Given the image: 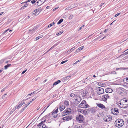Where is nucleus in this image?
I'll use <instances>...</instances> for the list:
<instances>
[{
  "label": "nucleus",
  "mask_w": 128,
  "mask_h": 128,
  "mask_svg": "<svg viewBox=\"0 0 128 128\" xmlns=\"http://www.w3.org/2000/svg\"><path fill=\"white\" fill-rule=\"evenodd\" d=\"M72 110L70 108L66 109L63 112L62 115L63 116H65L62 118V119L64 121H69L72 118V116L69 114L71 112Z\"/></svg>",
  "instance_id": "nucleus-1"
},
{
  "label": "nucleus",
  "mask_w": 128,
  "mask_h": 128,
  "mask_svg": "<svg viewBox=\"0 0 128 128\" xmlns=\"http://www.w3.org/2000/svg\"><path fill=\"white\" fill-rule=\"evenodd\" d=\"M118 106L122 108H126L128 106V100L125 98L121 100L119 102Z\"/></svg>",
  "instance_id": "nucleus-2"
},
{
  "label": "nucleus",
  "mask_w": 128,
  "mask_h": 128,
  "mask_svg": "<svg viewBox=\"0 0 128 128\" xmlns=\"http://www.w3.org/2000/svg\"><path fill=\"white\" fill-rule=\"evenodd\" d=\"M115 124L116 126L120 128L124 124V122L121 119L116 120L115 122Z\"/></svg>",
  "instance_id": "nucleus-3"
},
{
  "label": "nucleus",
  "mask_w": 128,
  "mask_h": 128,
  "mask_svg": "<svg viewBox=\"0 0 128 128\" xmlns=\"http://www.w3.org/2000/svg\"><path fill=\"white\" fill-rule=\"evenodd\" d=\"M82 108H85L89 107V106L86 103V101L84 100H83L79 105Z\"/></svg>",
  "instance_id": "nucleus-4"
},
{
  "label": "nucleus",
  "mask_w": 128,
  "mask_h": 128,
  "mask_svg": "<svg viewBox=\"0 0 128 128\" xmlns=\"http://www.w3.org/2000/svg\"><path fill=\"white\" fill-rule=\"evenodd\" d=\"M118 92L119 94L122 96H124L126 94V90L122 88H119Z\"/></svg>",
  "instance_id": "nucleus-5"
},
{
  "label": "nucleus",
  "mask_w": 128,
  "mask_h": 128,
  "mask_svg": "<svg viewBox=\"0 0 128 128\" xmlns=\"http://www.w3.org/2000/svg\"><path fill=\"white\" fill-rule=\"evenodd\" d=\"M84 118V117L82 115L79 114L78 116L76 118V120L79 122L80 123L83 122Z\"/></svg>",
  "instance_id": "nucleus-6"
},
{
  "label": "nucleus",
  "mask_w": 128,
  "mask_h": 128,
  "mask_svg": "<svg viewBox=\"0 0 128 128\" xmlns=\"http://www.w3.org/2000/svg\"><path fill=\"white\" fill-rule=\"evenodd\" d=\"M81 100L82 98L81 97L79 96H78L75 99V101L74 102V104L76 106H77Z\"/></svg>",
  "instance_id": "nucleus-7"
},
{
  "label": "nucleus",
  "mask_w": 128,
  "mask_h": 128,
  "mask_svg": "<svg viewBox=\"0 0 128 128\" xmlns=\"http://www.w3.org/2000/svg\"><path fill=\"white\" fill-rule=\"evenodd\" d=\"M78 111L84 115H87L88 113V109L83 110L80 109L78 110Z\"/></svg>",
  "instance_id": "nucleus-8"
},
{
  "label": "nucleus",
  "mask_w": 128,
  "mask_h": 128,
  "mask_svg": "<svg viewBox=\"0 0 128 128\" xmlns=\"http://www.w3.org/2000/svg\"><path fill=\"white\" fill-rule=\"evenodd\" d=\"M96 90H98L97 93L99 94H102L104 92V89L102 88L96 87Z\"/></svg>",
  "instance_id": "nucleus-9"
},
{
  "label": "nucleus",
  "mask_w": 128,
  "mask_h": 128,
  "mask_svg": "<svg viewBox=\"0 0 128 128\" xmlns=\"http://www.w3.org/2000/svg\"><path fill=\"white\" fill-rule=\"evenodd\" d=\"M109 98V96L108 94L103 95L101 97L102 100L104 102L106 101L107 99Z\"/></svg>",
  "instance_id": "nucleus-10"
},
{
  "label": "nucleus",
  "mask_w": 128,
  "mask_h": 128,
  "mask_svg": "<svg viewBox=\"0 0 128 128\" xmlns=\"http://www.w3.org/2000/svg\"><path fill=\"white\" fill-rule=\"evenodd\" d=\"M111 112L114 115L117 114L118 113V109L116 108H115L114 109H112Z\"/></svg>",
  "instance_id": "nucleus-11"
},
{
  "label": "nucleus",
  "mask_w": 128,
  "mask_h": 128,
  "mask_svg": "<svg viewBox=\"0 0 128 128\" xmlns=\"http://www.w3.org/2000/svg\"><path fill=\"white\" fill-rule=\"evenodd\" d=\"M112 119L111 118H110L108 116H104V120L106 122H108L110 121Z\"/></svg>",
  "instance_id": "nucleus-12"
},
{
  "label": "nucleus",
  "mask_w": 128,
  "mask_h": 128,
  "mask_svg": "<svg viewBox=\"0 0 128 128\" xmlns=\"http://www.w3.org/2000/svg\"><path fill=\"white\" fill-rule=\"evenodd\" d=\"M96 104L101 109H103L106 108L105 106L103 104L101 103H96Z\"/></svg>",
  "instance_id": "nucleus-13"
},
{
  "label": "nucleus",
  "mask_w": 128,
  "mask_h": 128,
  "mask_svg": "<svg viewBox=\"0 0 128 128\" xmlns=\"http://www.w3.org/2000/svg\"><path fill=\"white\" fill-rule=\"evenodd\" d=\"M12 31V30H9L8 29H7L3 32L2 34H7V36H8V34H9L10 32Z\"/></svg>",
  "instance_id": "nucleus-14"
},
{
  "label": "nucleus",
  "mask_w": 128,
  "mask_h": 128,
  "mask_svg": "<svg viewBox=\"0 0 128 128\" xmlns=\"http://www.w3.org/2000/svg\"><path fill=\"white\" fill-rule=\"evenodd\" d=\"M88 93V92L86 90H83L81 94L82 96L83 97H85Z\"/></svg>",
  "instance_id": "nucleus-15"
},
{
  "label": "nucleus",
  "mask_w": 128,
  "mask_h": 128,
  "mask_svg": "<svg viewBox=\"0 0 128 128\" xmlns=\"http://www.w3.org/2000/svg\"><path fill=\"white\" fill-rule=\"evenodd\" d=\"M105 92L107 93H111L112 92V90L110 88H107L105 90Z\"/></svg>",
  "instance_id": "nucleus-16"
},
{
  "label": "nucleus",
  "mask_w": 128,
  "mask_h": 128,
  "mask_svg": "<svg viewBox=\"0 0 128 128\" xmlns=\"http://www.w3.org/2000/svg\"><path fill=\"white\" fill-rule=\"evenodd\" d=\"M90 111L92 113L94 114L96 112V108L94 107L91 109Z\"/></svg>",
  "instance_id": "nucleus-17"
},
{
  "label": "nucleus",
  "mask_w": 128,
  "mask_h": 128,
  "mask_svg": "<svg viewBox=\"0 0 128 128\" xmlns=\"http://www.w3.org/2000/svg\"><path fill=\"white\" fill-rule=\"evenodd\" d=\"M78 96H79L77 94H74L73 93H72L70 94V96L71 97H75L76 98Z\"/></svg>",
  "instance_id": "nucleus-18"
},
{
  "label": "nucleus",
  "mask_w": 128,
  "mask_h": 128,
  "mask_svg": "<svg viewBox=\"0 0 128 128\" xmlns=\"http://www.w3.org/2000/svg\"><path fill=\"white\" fill-rule=\"evenodd\" d=\"M46 120H45L44 121H42L40 123L38 124V126H40V127H41L42 126H43L44 124V122H46Z\"/></svg>",
  "instance_id": "nucleus-19"
},
{
  "label": "nucleus",
  "mask_w": 128,
  "mask_h": 128,
  "mask_svg": "<svg viewBox=\"0 0 128 128\" xmlns=\"http://www.w3.org/2000/svg\"><path fill=\"white\" fill-rule=\"evenodd\" d=\"M65 108V107L63 106H59V110L60 112H61Z\"/></svg>",
  "instance_id": "nucleus-20"
},
{
  "label": "nucleus",
  "mask_w": 128,
  "mask_h": 128,
  "mask_svg": "<svg viewBox=\"0 0 128 128\" xmlns=\"http://www.w3.org/2000/svg\"><path fill=\"white\" fill-rule=\"evenodd\" d=\"M84 46H82L80 48H78L77 50H76V52H79L80 50H81L82 49H83L84 48Z\"/></svg>",
  "instance_id": "nucleus-21"
},
{
  "label": "nucleus",
  "mask_w": 128,
  "mask_h": 128,
  "mask_svg": "<svg viewBox=\"0 0 128 128\" xmlns=\"http://www.w3.org/2000/svg\"><path fill=\"white\" fill-rule=\"evenodd\" d=\"M61 82L60 80H58L56 82H55L53 84V86H54L58 84Z\"/></svg>",
  "instance_id": "nucleus-22"
},
{
  "label": "nucleus",
  "mask_w": 128,
  "mask_h": 128,
  "mask_svg": "<svg viewBox=\"0 0 128 128\" xmlns=\"http://www.w3.org/2000/svg\"><path fill=\"white\" fill-rule=\"evenodd\" d=\"M64 104L66 106L69 105V102L68 100H64Z\"/></svg>",
  "instance_id": "nucleus-23"
},
{
  "label": "nucleus",
  "mask_w": 128,
  "mask_h": 128,
  "mask_svg": "<svg viewBox=\"0 0 128 128\" xmlns=\"http://www.w3.org/2000/svg\"><path fill=\"white\" fill-rule=\"evenodd\" d=\"M124 82L125 83L128 84V78H125L124 79Z\"/></svg>",
  "instance_id": "nucleus-24"
},
{
  "label": "nucleus",
  "mask_w": 128,
  "mask_h": 128,
  "mask_svg": "<svg viewBox=\"0 0 128 128\" xmlns=\"http://www.w3.org/2000/svg\"><path fill=\"white\" fill-rule=\"evenodd\" d=\"M57 114V113H55L54 112H53L52 113V114L54 118H56V117L58 115V114Z\"/></svg>",
  "instance_id": "nucleus-25"
},
{
  "label": "nucleus",
  "mask_w": 128,
  "mask_h": 128,
  "mask_svg": "<svg viewBox=\"0 0 128 128\" xmlns=\"http://www.w3.org/2000/svg\"><path fill=\"white\" fill-rule=\"evenodd\" d=\"M42 0H39L37 2V3L38 4L40 3L39 4H37V5H38V6H40L42 4L41 3V2H42Z\"/></svg>",
  "instance_id": "nucleus-26"
},
{
  "label": "nucleus",
  "mask_w": 128,
  "mask_h": 128,
  "mask_svg": "<svg viewBox=\"0 0 128 128\" xmlns=\"http://www.w3.org/2000/svg\"><path fill=\"white\" fill-rule=\"evenodd\" d=\"M28 6V4L26 3L24 5V6H22L21 8V10H22L24 9L26 7Z\"/></svg>",
  "instance_id": "nucleus-27"
},
{
  "label": "nucleus",
  "mask_w": 128,
  "mask_h": 128,
  "mask_svg": "<svg viewBox=\"0 0 128 128\" xmlns=\"http://www.w3.org/2000/svg\"><path fill=\"white\" fill-rule=\"evenodd\" d=\"M11 66L10 64H8L7 65H6L4 66V68L5 69H6L9 67Z\"/></svg>",
  "instance_id": "nucleus-28"
},
{
  "label": "nucleus",
  "mask_w": 128,
  "mask_h": 128,
  "mask_svg": "<svg viewBox=\"0 0 128 128\" xmlns=\"http://www.w3.org/2000/svg\"><path fill=\"white\" fill-rule=\"evenodd\" d=\"M63 32V30H61L56 34V35L58 36L62 34Z\"/></svg>",
  "instance_id": "nucleus-29"
},
{
  "label": "nucleus",
  "mask_w": 128,
  "mask_h": 128,
  "mask_svg": "<svg viewBox=\"0 0 128 128\" xmlns=\"http://www.w3.org/2000/svg\"><path fill=\"white\" fill-rule=\"evenodd\" d=\"M72 6V5L71 6H70L68 7H67L65 9V10H69L72 9V8H73V6Z\"/></svg>",
  "instance_id": "nucleus-30"
},
{
  "label": "nucleus",
  "mask_w": 128,
  "mask_h": 128,
  "mask_svg": "<svg viewBox=\"0 0 128 128\" xmlns=\"http://www.w3.org/2000/svg\"><path fill=\"white\" fill-rule=\"evenodd\" d=\"M63 19L62 18H61L58 22L57 24H60L61 23L63 22Z\"/></svg>",
  "instance_id": "nucleus-31"
},
{
  "label": "nucleus",
  "mask_w": 128,
  "mask_h": 128,
  "mask_svg": "<svg viewBox=\"0 0 128 128\" xmlns=\"http://www.w3.org/2000/svg\"><path fill=\"white\" fill-rule=\"evenodd\" d=\"M32 102V101H30V102H29L27 103V104H25V107L26 108L27 106L29 105Z\"/></svg>",
  "instance_id": "nucleus-32"
},
{
  "label": "nucleus",
  "mask_w": 128,
  "mask_h": 128,
  "mask_svg": "<svg viewBox=\"0 0 128 128\" xmlns=\"http://www.w3.org/2000/svg\"><path fill=\"white\" fill-rule=\"evenodd\" d=\"M98 85L101 86L103 87L104 86L103 83H99L98 84Z\"/></svg>",
  "instance_id": "nucleus-33"
},
{
  "label": "nucleus",
  "mask_w": 128,
  "mask_h": 128,
  "mask_svg": "<svg viewBox=\"0 0 128 128\" xmlns=\"http://www.w3.org/2000/svg\"><path fill=\"white\" fill-rule=\"evenodd\" d=\"M37 28L36 27V28H34L32 30H30L29 31H32V32H34L36 30V28Z\"/></svg>",
  "instance_id": "nucleus-34"
},
{
  "label": "nucleus",
  "mask_w": 128,
  "mask_h": 128,
  "mask_svg": "<svg viewBox=\"0 0 128 128\" xmlns=\"http://www.w3.org/2000/svg\"><path fill=\"white\" fill-rule=\"evenodd\" d=\"M37 10V9H36V10H35L34 11L32 14H35V15L36 16V12H37V10Z\"/></svg>",
  "instance_id": "nucleus-35"
},
{
  "label": "nucleus",
  "mask_w": 128,
  "mask_h": 128,
  "mask_svg": "<svg viewBox=\"0 0 128 128\" xmlns=\"http://www.w3.org/2000/svg\"><path fill=\"white\" fill-rule=\"evenodd\" d=\"M22 104H21L20 103L19 104L18 106H16V108L17 109H19L20 108L21 106L22 105H21Z\"/></svg>",
  "instance_id": "nucleus-36"
},
{
  "label": "nucleus",
  "mask_w": 128,
  "mask_h": 128,
  "mask_svg": "<svg viewBox=\"0 0 128 128\" xmlns=\"http://www.w3.org/2000/svg\"><path fill=\"white\" fill-rule=\"evenodd\" d=\"M56 46V44H55V45H54L51 48H50L49 50H48V51H47V52H48V51H49L51 50L55 46Z\"/></svg>",
  "instance_id": "nucleus-37"
},
{
  "label": "nucleus",
  "mask_w": 128,
  "mask_h": 128,
  "mask_svg": "<svg viewBox=\"0 0 128 128\" xmlns=\"http://www.w3.org/2000/svg\"><path fill=\"white\" fill-rule=\"evenodd\" d=\"M42 36H38L36 38V39L37 40H38L39 38H42Z\"/></svg>",
  "instance_id": "nucleus-38"
},
{
  "label": "nucleus",
  "mask_w": 128,
  "mask_h": 128,
  "mask_svg": "<svg viewBox=\"0 0 128 128\" xmlns=\"http://www.w3.org/2000/svg\"><path fill=\"white\" fill-rule=\"evenodd\" d=\"M58 107H56V108L55 110L54 111V112L55 113H57L58 112Z\"/></svg>",
  "instance_id": "nucleus-39"
},
{
  "label": "nucleus",
  "mask_w": 128,
  "mask_h": 128,
  "mask_svg": "<svg viewBox=\"0 0 128 128\" xmlns=\"http://www.w3.org/2000/svg\"><path fill=\"white\" fill-rule=\"evenodd\" d=\"M17 109L16 107V106L10 112V113H12V112H14V110H15Z\"/></svg>",
  "instance_id": "nucleus-40"
},
{
  "label": "nucleus",
  "mask_w": 128,
  "mask_h": 128,
  "mask_svg": "<svg viewBox=\"0 0 128 128\" xmlns=\"http://www.w3.org/2000/svg\"><path fill=\"white\" fill-rule=\"evenodd\" d=\"M75 49V48H74V47H73L72 48H71L68 51H67V52H70L72 50L73 51Z\"/></svg>",
  "instance_id": "nucleus-41"
},
{
  "label": "nucleus",
  "mask_w": 128,
  "mask_h": 128,
  "mask_svg": "<svg viewBox=\"0 0 128 128\" xmlns=\"http://www.w3.org/2000/svg\"><path fill=\"white\" fill-rule=\"evenodd\" d=\"M40 128H47L46 127V126L44 124L43 126L40 127Z\"/></svg>",
  "instance_id": "nucleus-42"
},
{
  "label": "nucleus",
  "mask_w": 128,
  "mask_h": 128,
  "mask_svg": "<svg viewBox=\"0 0 128 128\" xmlns=\"http://www.w3.org/2000/svg\"><path fill=\"white\" fill-rule=\"evenodd\" d=\"M26 108L24 106L23 108H22V109L21 110H20V113H21L22 112L23 110Z\"/></svg>",
  "instance_id": "nucleus-43"
},
{
  "label": "nucleus",
  "mask_w": 128,
  "mask_h": 128,
  "mask_svg": "<svg viewBox=\"0 0 128 128\" xmlns=\"http://www.w3.org/2000/svg\"><path fill=\"white\" fill-rule=\"evenodd\" d=\"M73 17V15L72 14H71L69 16V19H72Z\"/></svg>",
  "instance_id": "nucleus-44"
},
{
  "label": "nucleus",
  "mask_w": 128,
  "mask_h": 128,
  "mask_svg": "<svg viewBox=\"0 0 128 128\" xmlns=\"http://www.w3.org/2000/svg\"><path fill=\"white\" fill-rule=\"evenodd\" d=\"M37 0H33L31 1L32 3V4L34 3Z\"/></svg>",
  "instance_id": "nucleus-45"
},
{
  "label": "nucleus",
  "mask_w": 128,
  "mask_h": 128,
  "mask_svg": "<svg viewBox=\"0 0 128 128\" xmlns=\"http://www.w3.org/2000/svg\"><path fill=\"white\" fill-rule=\"evenodd\" d=\"M40 8H39L38 9H37V10H37V12H40L42 11V10H40Z\"/></svg>",
  "instance_id": "nucleus-46"
},
{
  "label": "nucleus",
  "mask_w": 128,
  "mask_h": 128,
  "mask_svg": "<svg viewBox=\"0 0 128 128\" xmlns=\"http://www.w3.org/2000/svg\"><path fill=\"white\" fill-rule=\"evenodd\" d=\"M105 4V3H104L103 4L102 3L100 5V6H101V7H104V6H103V5H104V4Z\"/></svg>",
  "instance_id": "nucleus-47"
},
{
  "label": "nucleus",
  "mask_w": 128,
  "mask_h": 128,
  "mask_svg": "<svg viewBox=\"0 0 128 128\" xmlns=\"http://www.w3.org/2000/svg\"><path fill=\"white\" fill-rule=\"evenodd\" d=\"M7 95V93L4 94L3 96H2V98H4Z\"/></svg>",
  "instance_id": "nucleus-48"
},
{
  "label": "nucleus",
  "mask_w": 128,
  "mask_h": 128,
  "mask_svg": "<svg viewBox=\"0 0 128 128\" xmlns=\"http://www.w3.org/2000/svg\"><path fill=\"white\" fill-rule=\"evenodd\" d=\"M67 61L66 60H65V61H63L62 62H61V64H63L64 63H65V62H66Z\"/></svg>",
  "instance_id": "nucleus-49"
},
{
  "label": "nucleus",
  "mask_w": 128,
  "mask_h": 128,
  "mask_svg": "<svg viewBox=\"0 0 128 128\" xmlns=\"http://www.w3.org/2000/svg\"><path fill=\"white\" fill-rule=\"evenodd\" d=\"M25 103V102L24 101H22L21 102V103H20L21 104H22L21 105H22L23 104H24Z\"/></svg>",
  "instance_id": "nucleus-50"
},
{
  "label": "nucleus",
  "mask_w": 128,
  "mask_h": 128,
  "mask_svg": "<svg viewBox=\"0 0 128 128\" xmlns=\"http://www.w3.org/2000/svg\"><path fill=\"white\" fill-rule=\"evenodd\" d=\"M70 78V76H68L66 77V79L65 80H67L69 79Z\"/></svg>",
  "instance_id": "nucleus-51"
},
{
  "label": "nucleus",
  "mask_w": 128,
  "mask_h": 128,
  "mask_svg": "<svg viewBox=\"0 0 128 128\" xmlns=\"http://www.w3.org/2000/svg\"><path fill=\"white\" fill-rule=\"evenodd\" d=\"M116 72L115 71H112L111 72L110 74H116Z\"/></svg>",
  "instance_id": "nucleus-52"
},
{
  "label": "nucleus",
  "mask_w": 128,
  "mask_h": 128,
  "mask_svg": "<svg viewBox=\"0 0 128 128\" xmlns=\"http://www.w3.org/2000/svg\"><path fill=\"white\" fill-rule=\"evenodd\" d=\"M52 26V24L51 23L50 24H49L48 25V28Z\"/></svg>",
  "instance_id": "nucleus-53"
},
{
  "label": "nucleus",
  "mask_w": 128,
  "mask_h": 128,
  "mask_svg": "<svg viewBox=\"0 0 128 128\" xmlns=\"http://www.w3.org/2000/svg\"><path fill=\"white\" fill-rule=\"evenodd\" d=\"M74 128H80V126H76Z\"/></svg>",
  "instance_id": "nucleus-54"
},
{
  "label": "nucleus",
  "mask_w": 128,
  "mask_h": 128,
  "mask_svg": "<svg viewBox=\"0 0 128 128\" xmlns=\"http://www.w3.org/2000/svg\"><path fill=\"white\" fill-rule=\"evenodd\" d=\"M120 14V13H119L117 14H116L115 15V17L117 16H118Z\"/></svg>",
  "instance_id": "nucleus-55"
},
{
  "label": "nucleus",
  "mask_w": 128,
  "mask_h": 128,
  "mask_svg": "<svg viewBox=\"0 0 128 128\" xmlns=\"http://www.w3.org/2000/svg\"><path fill=\"white\" fill-rule=\"evenodd\" d=\"M108 30V29H106L104 30V32H107Z\"/></svg>",
  "instance_id": "nucleus-56"
},
{
  "label": "nucleus",
  "mask_w": 128,
  "mask_h": 128,
  "mask_svg": "<svg viewBox=\"0 0 128 128\" xmlns=\"http://www.w3.org/2000/svg\"><path fill=\"white\" fill-rule=\"evenodd\" d=\"M27 70H24V71L22 73V74H24Z\"/></svg>",
  "instance_id": "nucleus-57"
},
{
  "label": "nucleus",
  "mask_w": 128,
  "mask_h": 128,
  "mask_svg": "<svg viewBox=\"0 0 128 128\" xmlns=\"http://www.w3.org/2000/svg\"><path fill=\"white\" fill-rule=\"evenodd\" d=\"M36 98V97H35L33 99H32L31 100V101H32V102Z\"/></svg>",
  "instance_id": "nucleus-58"
},
{
  "label": "nucleus",
  "mask_w": 128,
  "mask_h": 128,
  "mask_svg": "<svg viewBox=\"0 0 128 128\" xmlns=\"http://www.w3.org/2000/svg\"><path fill=\"white\" fill-rule=\"evenodd\" d=\"M6 89V88H3V89H2V90L1 91L2 92H4V91Z\"/></svg>",
  "instance_id": "nucleus-59"
},
{
  "label": "nucleus",
  "mask_w": 128,
  "mask_h": 128,
  "mask_svg": "<svg viewBox=\"0 0 128 128\" xmlns=\"http://www.w3.org/2000/svg\"><path fill=\"white\" fill-rule=\"evenodd\" d=\"M4 70L3 68H2L0 70V72H1L2 71Z\"/></svg>",
  "instance_id": "nucleus-60"
},
{
  "label": "nucleus",
  "mask_w": 128,
  "mask_h": 128,
  "mask_svg": "<svg viewBox=\"0 0 128 128\" xmlns=\"http://www.w3.org/2000/svg\"><path fill=\"white\" fill-rule=\"evenodd\" d=\"M108 35H107V36H104V37L103 38L101 39V40H102L104 38H105L106 36H108Z\"/></svg>",
  "instance_id": "nucleus-61"
},
{
  "label": "nucleus",
  "mask_w": 128,
  "mask_h": 128,
  "mask_svg": "<svg viewBox=\"0 0 128 128\" xmlns=\"http://www.w3.org/2000/svg\"><path fill=\"white\" fill-rule=\"evenodd\" d=\"M31 0H28L27 2H25L24 3H26V2H30Z\"/></svg>",
  "instance_id": "nucleus-62"
},
{
  "label": "nucleus",
  "mask_w": 128,
  "mask_h": 128,
  "mask_svg": "<svg viewBox=\"0 0 128 128\" xmlns=\"http://www.w3.org/2000/svg\"><path fill=\"white\" fill-rule=\"evenodd\" d=\"M125 55H126L128 54V51L124 53Z\"/></svg>",
  "instance_id": "nucleus-63"
},
{
  "label": "nucleus",
  "mask_w": 128,
  "mask_h": 128,
  "mask_svg": "<svg viewBox=\"0 0 128 128\" xmlns=\"http://www.w3.org/2000/svg\"><path fill=\"white\" fill-rule=\"evenodd\" d=\"M54 8V9H53V11H55V10H56L57 8Z\"/></svg>",
  "instance_id": "nucleus-64"
}]
</instances>
